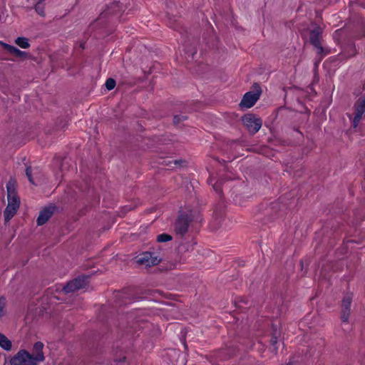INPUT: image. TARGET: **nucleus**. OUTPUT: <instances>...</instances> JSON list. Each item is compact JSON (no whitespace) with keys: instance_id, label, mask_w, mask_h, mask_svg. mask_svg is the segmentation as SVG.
<instances>
[{"instance_id":"nucleus-24","label":"nucleus","mask_w":365,"mask_h":365,"mask_svg":"<svg viewBox=\"0 0 365 365\" xmlns=\"http://www.w3.org/2000/svg\"><path fill=\"white\" fill-rule=\"evenodd\" d=\"M187 119V116L185 115H175L173 118L174 124H178L180 121L185 120Z\"/></svg>"},{"instance_id":"nucleus-23","label":"nucleus","mask_w":365,"mask_h":365,"mask_svg":"<svg viewBox=\"0 0 365 365\" xmlns=\"http://www.w3.org/2000/svg\"><path fill=\"white\" fill-rule=\"evenodd\" d=\"M6 306V299L4 298H0V317L4 314V309Z\"/></svg>"},{"instance_id":"nucleus-11","label":"nucleus","mask_w":365,"mask_h":365,"mask_svg":"<svg viewBox=\"0 0 365 365\" xmlns=\"http://www.w3.org/2000/svg\"><path fill=\"white\" fill-rule=\"evenodd\" d=\"M53 207H45L43 209L37 218L36 222L38 225H43L45 224L52 216L53 213Z\"/></svg>"},{"instance_id":"nucleus-28","label":"nucleus","mask_w":365,"mask_h":365,"mask_svg":"<svg viewBox=\"0 0 365 365\" xmlns=\"http://www.w3.org/2000/svg\"><path fill=\"white\" fill-rule=\"evenodd\" d=\"M220 184H214V189H218V187L220 186Z\"/></svg>"},{"instance_id":"nucleus-12","label":"nucleus","mask_w":365,"mask_h":365,"mask_svg":"<svg viewBox=\"0 0 365 365\" xmlns=\"http://www.w3.org/2000/svg\"><path fill=\"white\" fill-rule=\"evenodd\" d=\"M0 44L9 53L12 54L17 58H23L28 56V53L26 52L22 51L14 46L7 44L2 41H0Z\"/></svg>"},{"instance_id":"nucleus-7","label":"nucleus","mask_w":365,"mask_h":365,"mask_svg":"<svg viewBox=\"0 0 365 365\" xmlns=\"http://www.w3.org/2000/svg\"><path fill=\"white\" fill-rule=\"evenodd\" d=\"M161 258L155 253L144 252L140 255L137 258V262L145 267H151L159 264Z\"/></svg>"},{"instance_id":"nucleus-14","label":"nucleus","mask_w":365,"mask_h":365,"mask_svg":"<svg viewBox=\"0 0 365 365\" xmlns=\"http://www.w3.org/2000/svg\"><path fill=\"white\" fill-rule=\"evenodd\" d=\"M0 347L7 351L12 349V343L11 340L1 333H0Z\"/></svg>"},{"instance_id":"nucleus-8","label":"nucleus","mask_w":365,"mask_h":365,"mask_svg":"<svg viewBox=\"0 0 365 365\" xmlns=\"http://www.w3.org/2000/svg\"><path fill=\"white\" fill-rule=\"evenodd\" d=\"M87 284L88 277L83 276L69 282L63 290L66 293H70L83 289Z\"/></svg>"},{"instance_id":"nucleus-31","label":"nucleus","mask_w":365,"mask_h":365,"mask_svg":"<svg viewBox=\"0 0 365 365\" xmlns=\"http://www.w3.org/2000/svg\"><path fill=\"white\" fill-rule=\"evenodd\" d=\"M363 100H364V102H365V96L362 97L361 98Z\"/></svg>"},{"instance_id":"nucleus-2","label":"nucleus","mask_w":365,"mask_h":365,"mask_svg":"<svg viewBox=\"0 0 365 365\" xmlns=\"http://www.w3.org/2000/svg\"><path fill=\"white\" fill-rule=\"evenodd\" d=\"M8 205L4 210V220L9 222L17 212L20 206V198L18 196L15 184L7 185Z\"/></svg>"},{"instance_id":"nucleus-30","label":"nucleus","mask_w":365,"mask_h":365,"mask_svg":"<svg viewBox=\"0 0 365 365\" xmlns=\"http://www.w3.org/2000/svg\"><path fill=\"white\" fill-rule=\"evenodd\" d=\"M338 32H339V30H336V31H335V34H337Z\"/></svg>"},{"instance_id":"nucleus-5","label":"nucleus","mask_w":365,"mask_h":365,"mask_svg":"<svg viewBox=\"0 0 365 365\" xmlns=\"http://www.w3.org/2000/svg\"><path fill=\"white\" fill-rule=\"evenodd\" d=\"M254 91L247 92L242 97L240 106L241 108H252L257 100L259 98L262 89L258 83H254L253 85Z\"/></svg>"},{"instance_id":"nucleus-10","label":"nucleus","mask_w":365,"mask_h":365,"mask_svg":"<svg viewBox=\"0 0 365 365\" xmlns=\"http://www.w3.org/2000/svg\"><path fill=\"white\" fill-rule=\"evenodd\" d=\"M189 219L187 217H180L175 225V230L179 235H184L188 229Z\"/></svg>"},{"instance_id":"nucleus-9","label":"nucleus","mask_w":365,"mask_h":365,"mask_svg":"<svg viewBox=\"0 0 365 365\" xmlns=\"http://www.w3.org/2000/svg\"><path fill=\"white\" fill-rule=\"evenodd\" d=\"M284 205L281 202L276 200L271 202L265 208V214L272 217H278L284 212Z\"/></svg>"},{"instance_id":"nucleus-17","label":"nucleus","mask_w":365,"mask_h":365,"mask_svg":"<svg viewBox=\"0 0 365 365\" xmlns=\"http://www.w3.org/2000/svg\"><path fill=\"white\" fill-rule=\"evenodd\" d=\"M37 174V168H35L34 170L32 169L31 167H27L26 168V175L27 176V178L29 181V182H34V180H39L38 177H34V175H36Z\"/></svg>"},{"instance_id":"nucleus-4","label":"nucleus","mask_w":365,"mask_h":365,"mask_svg":"<svg viewBox=\"0 0 365 365\" xmlns=\"http://www.w3.org/2000/svg\"><path fill=\"white\" fill-rule=\"evenodd\" d=\"M55 163L59 165V172L56 174V180H58V182H66L68 174H73L76 170V167L68 158H64L61 162L58 159L55 160Z\"/></svg>"},{"instance_id":"nucleus-29","label":"nucleus","mask_w":365,"mask_h":365,"mask_svg":"<svg viewBox=\"0 0 365 365\" xmlns=\"http://www.w3.org/2000/svg\"><path fill=\"white\" fill-rule=\"evenodd\" d=\"M9 183H11V182H16V181L14 180H13L12 178H11L10 180L8 182Z\"/></svg>"},{"instance_id":"nucleus-16","label":"nucleus","mask_w":365,"mask_h":365,"mask_svg":"<svg viewBox=\"0 0 365 365\" xmlns=\"http://www.w3.org/2000/svg\"><path fill=\"white\" fill-rule=\"evenodd\" d=\"M365 113V102L361 98L358 100L355 105V113L363 115Z\"/></svg>"},{"instance_id":"nucleus-25","label":"nucleus","mask_w":365,"mask_h":365,"mask_svg":"<svg viewBox=\"0 0 365 365\" xmlns=\"http://www.w3.org/2000/svg\"><path fill=\"white\" fill-rule=\"evenodd\" d=\"M361 118H362L361 115L355 113V115H354V120L352 122L354 128H356L358 126Z\"/></svg>"},{"instance_id":"nucleus-18","label":"nucleus","mask_w":365,"mask_h":365,"mask_svg":"<svg viewBox=\"0 0 365 365\" xmlns=\"http://www.w3.org/2000/svg\"><path fill=\"white\" fill-rule=\"evenodd\" d=\"M15 43L24 49L29 48L30 47L29 39L26 37H18L15 40Z\"/></svg>"},{"instance_id":"nucleus-1","label":"nucleus","mask_w":365,"mask_h":365,"mask_svg":"<svg viewBox=\"0 0 365 365\" xmlns=\"http://www.w3.org/2000/svg\"><path fill=\"white\" fill-rule=\"evenodd\" d=\"M43 344L38 341L34 344L32 353L25 349L19 350L9 360L10 365H38L45 359Z\"/></svg>"},{"instance_id":"nucleus-13","label":"nucleus","mask_w":365,"mask_h":365,"mask_svg":"<svg viewBox=\"0 0 365 365\" xmlns=\"http://www.w3.org/2000/svg\"><path fill=\"white\" fill-rule=\"evenodd\" d=\"M351 304V298L350 297H346L342 301V314L341 319L343 322H346L349 319L350 313V307Z\"/></svg>"},{"instance_id":"nucleus-27","label":"nucleus","mask_w":365,"mask_h":365,"mask_svg":"<svg viewBox=\"0 0 365 365\" xmlns=\"http://www.w3.org/2000/svg\"><path fill=\"white\" fill-rule=\"evenodd\" d=\"M197 53L196 49L193 48V50L191 52L192 56H193Z\"/></svg>"},{"instance_id":"nucleus-3","label":"nucleus","mask_w":365,"mask_h":365,"mask_svg":"<svg viewBox=\"0 0 365 365\" xmlns=\"http://www.w3.org/2000/svg\"><path fill=\"white\" fill-rule=\"evenodd\" d=\"M322 33L323 29L318 25H315L309 31V42L316 48L317 54L321 58L329 53V51H326L321 43Z\"/></svg>"},{"instance_id":"nucleus-15","label":"nucleus","mask_w":365,"mask_h":365,"mask_svg":"<svg viewBox=\"0 0 365 365\" xmlns=\"http://www.w3.org/2000/svg\"><path fill=\"white\" fill-rule=\"evenodd\" d=\"M123 9L119 2L114 1L108 8V14H118L123 11Z\"/></svg>"},{"instance_id":"nucleus-21","label":"nucleus","mask_w":365,"mask_h":365,"mask_svg":"<svg viewBox=\"0 0 365 365\" xmlns=\"http://www.w3.org/2000/svg\"><path fill=\"white\" fill-rule=\"evenodd\" d=\"M171 240L172 237L168 234H160L157 237V240L160 242H165Z\"/></svg>"},{"instance_id":"nucleus-19","label":"nucleus","mask_w":365,"mask_h":365,"mask_svg":"<svg viewBox=\"0 0 365 365\" xmlns=\"http://www.w3.org/2000/svg\"><path fill=\"white\" fill-rule=\"evenodd\" d=\"M356 53V50L355 48V45L354 43H351L349 46L348 51H344V55L346 56V58H351V57L355 56Z\"/></svg>"},{"instance_id":"nucleus-22","label":"nucleus","mask_w":365,"mask_h":365,"mask_svg":"<svg viewBox=\"0 0 365 365\" xmlns=\"http://www.w3.org/2000/svg\"><path fill=\"white\" fill-rule=\"evenodd\" d=\"M174 164L175 165V167H177V166H183L186 162L185 160H169L168 163H167L166 164L168 165H170V167H173L171 165V164Z\"/></svg>"},{"instance_id":"nucleus-6","label":"nucleus","mask_w":365,"mask_h":365,"mask_svg":"<svg viewBox=\"0 0 365 365\" xmlns=\"http://www.w3.org/2000/svg\"><path fill=\"white\" fill-rule=\"evenodd\" d=\"M242 121L248 132L252 135L257 133L262 125V119L253 113L244 115Z\"/></svg>"},{"instance_id":"nucleus-26","label":"nucleus","mask_w":365,"mask_h":365,"mask_svg":"<svg viewBox=\"0 0 365 365\" xmlns=\"http://www.w3.org/2000/svg\"><path fill=\"white\" fill-rule=\"evenodd\" d=\"M365 36V30L363 29L360 34L358 36V38H362Z\"/></svg>"},{"instance_id":"nucleus-20","label":"nucleus","mask_w":365,"mask_h":365,"mask_svg":"<svg viewBox=\"0 0 365 365\" xmlns=\"http://www.w3.org/2000/svg\"><path fill=\"white\" fill-rule=\"evenodd\" d=\"M115 81L111 78H108L105 83V86L108 91L113 90L115 88Z\"/></svg>"}]
</instances>
